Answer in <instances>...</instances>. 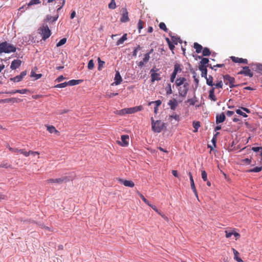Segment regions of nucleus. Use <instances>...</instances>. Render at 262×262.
Segmentation results:
<instances>
[{
    "instance_id": "obj_33",
    "label": "nucleus",
    "mask_w": 262,
    "mask_h": 262,
    "mask_svg": "<svg viewBox=\"0 0 262 262\" xmlns=\"http://www.w3.org/2000/svg\"><path fill=\"white\" fill-rule=\"evenodd\" d=\"M182 71L181 66L179 63H176L174 66V70L173 72L178 73V72H180Z\"/></svg>"
},
{
    "instance_id": "obj_6",
    "label": "nucleus",
    "mask_w": 262,
    "mask_h": 262,
    "mask_svg": "<svg viewBox=\"0 0 262 262\" xmlns=\"http://www.w3.org/2000/svg\"><path fill=\"white\" fill-rule=\"evenodd\" d=\"M70 180L69 178L67 177H63L62 178H57V179H50L47 180V182L48 183H58V184H61L63 182H67L69 181Z\"/></svg>"
},
{
    "instance_id": "obj_46",
    "label": "nucleus",
    "mask_w": 262,
    "mask_h": 262,
    "mask_svg": "<svg viewBox=\"0 0 262 262\" xmlns=\"http://www.w3.org/2000/svg\"><path fill=\"white\" fill-rule=\"evenodd\" d=\"M40 3L39 0H31L30 1V2L28 4V6H31L33 5H36Z\"/></svg>"
},
{
    "instance_id": "obj_47",
    "label": "nucleus",
    "mask_w": 262,
    "mask_h": 262,
    "mask_svg": "<svg viewBox=\"0 0 262 262\" xmlns=\"http://www.w3.org/2000/svg\"><path fill=\"white\" fill-rule=\"evenodd\" d=\"M196 101L197 100H196L195 97H194L192 99H189L187 100V102L189 103L191 105H194Z\"/></svg>"
},
{
    "instance_id": "obj_30",
    "label": "nucleus",
    "mask_w": 262,
    "mask_h": 262,
    "mask_svg": "<svg viewBox=\"0 0 262 262\" xmlns=\"http://www.w3.org/2000/svg\"><path fill=\"white\" fill-rule=\"evenodd\" d=\"M202 54L204 56H208L211 54V52L209 48L206 47L203 49Z\"/></svg>"
},
{
    "instance_id": "obj_36",
    "label": "nucleus",
    "mask_w": 262,
    "mask_h": 262,
    "mask_svg": "<svg viewBox=\"0 0 262 262\" xmlns=\"http://www.w3.org/2000/svg\"><path fill=\"white\" fill-rule=\"evenodd\" d=\"M19 152L25 157H27L30 156V150L27 151L25 149H20L19 150Z\"/></svg>"
},
{
    "instance_id": "obj_16",
    "label": "nucleus",
    "mask_w": 262,
    "mask_h": 262,
    "mask_svg": "<svg viewBox=\"0 0 262 262\" xmlns=\"http://www.w3.org/2000/svg\"><path fill=\"white\" fill-rule=\"evenodd\" d=\"M168 104L172 110H175L178 105V102L176 99H173L169 101Z\"/></svg>"
},
{
    "instance_id": "obj_12",
    "label": "nucleus",
    "mask_w": 262,
    "mask_h": 262,
    "mask_svg": "<svg viewBox=\"0 0 262 262\" xmlns=\"http://www.w3.org/2000/svg\"><path fill=\"white\" fill-rule=\"evenodd\" d=\"M230 58L232 61L235 63H243L245 64L248 63V60L247 59H244L235 56H231Z\"/></svg>"
},
{
    "instance_id": "obj_34",
    "label": "nucleus",
    "mask_w": 262,
    "mask_h": 262,
    "mask_svg": "<svg viewBox=\"0 0 262 262\" xmlns=\"http://www.w3.org/2000/svg\"><path fill=\"white\" fill-rule=\"evenodd\" d=\"M10 80L15 82H18L21 81L23 78L19 75H17L13 78H11Z\"/></svg>"
},
{
    "instance_id": "obj_19",
    "label": "nucleus",
    "mask_w": 262,
    "mask_h": 262,
    "mask_svg": "<svg viewBox=\"0 0 262 262\" xmlns=\"http://www.w3.org/2000/svg\"><path fill=\"white\" fill-rule=\"evenodd\" d=\"M215 87H212L209 91L208 97L213 101H216L217 99L214 95Z\"/></svg>"
},
{
    "instance_id": "obj_52",
    "label": "nucleus",
    "mask_w": 262,
    "mask_h": 262,
    "mask_svg": "<svg viewBox=\"0 0 262 262\" xmlns=\"http://www.w3.org/2000/svg\"><path fill=\"white\" fill-rule=\"evenodd\" d=\"M236 113L239 115H241L242 116H243L244 117H247L248 116L246 115V114L243 112H242L241 110L239 109H237L236 110Z\"/></svg>"
},
{
    "instance_id": "obj_11",
    "label": "nucleus",
    "mask_w": 262,
    "mask_h": 262,
    "mask_svg": "<svg viewBox=\"0 0 262 262\" xmlns=\"http://www.w3.org/2000/svg\"><path fill=\"white\" fill-rule=\"evenodd\" d=\"M223 78L226 84H231L232 83H235V78L228 74L224 75Z\"/></svg>"
},
{
    "instance_id": "obj_43",
    "label": "nucleus",
    "mask_w": 262,
    "mask_h": 262,
    "mask_svg": "<svg viewBox=\"0 0 262 262\" xmlns=\"http://www.w3.org/2000/svg\"><path fill=\"white\" fill-rule=\"evenodd\" d=\"M68 85V82H64L62 83L58 84L55 86V88H63Z\"/></svg>"
},
{
    "instance_id": "obj_24",
    "label": "nucleus",
    "mask_w": 262,
    "mask_h": 262,
    "mask_svg": "<svg viewBox=\"0 0 262 262\" xmlns=\"http://www.w3.org/2000/svg\"><path fill=\"white\" fill-rule=\"evenodd\" d=\"M193 47L195 49V52L197 53H200L203 50V47L198 43V42H194L193 44Z\"/></svg>"
},
{
    "instance_id": "obj_14",
    "label": "nucleus",
    "mask_w": 262,
    "mask_h": 262,
    "mask_svg": "<svg viewBox=\"0 0 262 262\" xmlns=\"http://www.w3.org/2000/svg\"><path fill=\"white\" fill-rule=\"evenodd\" d=\"M114 80L115 81L112 83V85H118L120 84L122 81V77L118 71H117L115 74Z\"/></svg>"
},
{
    "instance_id": "obj_42",
    "label": "nucleus",
    "mask_w": 262,
    "mask_h": 262,
    "mask_svg": "<svg viewBox=\"0 0 262 262\" xmlns=\"http://www.w3.org/2000/svg\"><path fill=\"white\" fill-rule=\"evenodd\" d=\"M137 193L145 203L147 205H149V202L140 192L138 191Z\"/></svg>"
},
{
    "instance_id": "obj_63",
    "label": "nucleus",
    "mask_w": 262,
    "mask_h": 262,
    "mask_svg": "<svg viewBox=\"0 0 262 262\" xmlns=\"http://www.w3.org/2000/svg\"><path fill=\"white\" fill-rule=\"evenodd\" d=\"M170 117L172 118L177 121H179L180 120V116L178 115L173 114L171 115Z\"/></svg>"
},
{
    "instance_id": "obj_35",
    "label": "nucleus",
    "mask_w": 262,
    "mask_h": 262,
    "mask_svg": "<svg viewBox=\"0 0 262 262\" xmlns=\"http://www.w3.org/2000/svg\"><path fill=\"white\" fill-rule=\"evenodd\" d=\"M167 95H170L172 93V91L171 88V84L168 83L165 88Z\"/></svg>"
},
{
    "instance_id": "obj_22",
    "label": "nucleus",
    "mask_w": 262,
    "mask_h": 262,
    "mask_svg": "<svg viewBox=\"0 0 262 262\" xmlns=\"http://www.w3.org/2000/svg\"><path fill=\"white\" fill-rule=\"evenodd\" d=\"M199 70L201 71V76L203 77L206 78L207 75V66H199Z\"/></svg>"
},
{
    "instance_id": "obj_10",
    "label": "nucleus",
    "mask_w": 262,
    "mask_h": 262,
    "mask_svg": "<svg viewBox=\"0 0 262 262\" xmlns=\"http://www.w3.org/2000/svg\"><path fill=\"white\" fill-rule=\"evenodd\" d=\"M121 141H118V144L122 146H126L128 144L127 140H129V136L128 135H122L121 137Z\"/></svg>"
},
{
    "instance_id": "obj_17",
    "label": "nucleus",
    "mask_w": 262,
    "mask_h": 262,
    "mask_svg": "<svg viewBox=\"0 0 262 262\" xmlns=\"http://www.w3.org/2000/svg\"><path fill=\"white\" fill-rule=\"evenodd\" d=\"M47 130L51 134L55 133L58 135H60L59 132L56 129V128L53 125H46Z\"/></svg>"
},
{
    "instance_id": "obj_5",
    "label": "nucleus",
    "mask_w": 262,
    "mask_h": 262,
    "mask_svg": "<svg viewBox=\"0 0 262 262\" xmlns=\"http://www.w3.org/2000/svg\"><path fill=\"white\" fill-rule=\"evenodd\" d=\"M159 71L158 69L152 68L150 70L151 73V81L154 82L155 81H159L161 79V74L159 73H157Z\"/></svg>"
},
{
    "instance_id": "obj_3",
    "label": "nucleus",
    "mask_w": 262,
    "mask_h": 262,
    "mask_svg": "<svg viewBox=\"0 0 262 262\" xmlns=\"http://www.w3.org/2000/svg\"><path fill=\"white\" fill-rule=\"evenodd\" d=\"M39 33L41 35L43 40L48 38L51 34V30L47 25H43L38 29Z\"/></svg>"
},
{
    "instance_id": "obj_13",
    "label": "nucleus",
    "mask_w": 262,
    "mask_h": 262,
    "mask_svg": "<svg viewBox=\"0 0 262 262\" xmlns=\"http://www.w3.org/2000/svg\"><path fill=\"white\" fill-rule=\"evenodd\" d=\"M21 61L19 59H15L11 62L10 68L12 70H15L18 68L21 65Z\"/></svg>"
},
{
    "instance_id": "obj_45",
    "label": "nucleus",
    "mask_w": 262,
    "mask_h": 262,
    "mask_svg": "<svg viewBox=\"0 0 262 262\" xmlns=\"http://www.w3.org/2000/svg\"><path fill=\"white\" fill-rule=\"evenodd\" d=\"M144 24V23L143 20H142L141 19H140L139 20V22L138 24V28L139 29V32H140V30L142 29H143Z\"/></svg>"
},
{
    "instance_id": "obj_51",
    "label": "nucleus",
    "mask_w": 262,
    "mask_h": 262,
    "mask_svg": "<svg viewBox=\"0 0 262 262\" xmlns=\"http://www.w3.org/2000/svg\"><path fill=\"white\" fill-rule=\"evenodd\" d=\"M94 67V63L93 62V60L92 59L90 60L89 61L88 64V68L90 70H92Z\"/></svg>"
},
{
    "instance_id": "obj_53",
    "label": "nucleus",
    "mask_w": 262,
    "mask_h": 262,
    "mask_svg": "<svg viewBox=\"0 0 262 262\" xmlns=\"http://www.w3.org/2000/svg\"><path fill=\"white\" fill-rule=\"evenodd\" d=\"M58 18V16H55L53 17L51 16H47V19L48 21H56Z\"/></svg>"
},
{
    "instance_id": "obj_49",
    "label": "nucleus",
    "mask_w": 262,
    "mask_h": 262,
    "mask_svg": "<svg viewBox=\"0 0 262 262\" xmlns=\"http://www.w3.org/2000/svg\"><path fill=\"white\" fill-rule=\"evenodd\" d=\"M255 66L256 67V70L261 74H262V64L256 63Z\"/></svg>"
},
{
    "instance_id": "obj_48",
    "label": "nucleus",
    "mask_w": 262,
    "mask_h": 262,
    "mask_svg": "<svg viewBox=\"0 0 262 262\" xmlns=\"http://www.w3.org/2000/svg\"><path fill=\"white\" fill-rule=\"evenodd\" d=\"M152 103H155L156 104L155 107H158L162 103V101L160 100H156L155 101H152L149 103V105H151Z\"/></svg>"
},
{
    "instance_id": "obj_9",
    "label": "nucleus",
    "mask_w": 262,
    "mask_h": 262,
    "mask_svg": "<svg viewBox=\"0 0 262 262\" xmlns=\"http://www.w3.org/2000/svg\"><path fill=\"white\" fill-rule=\"evenodd\" d=\"M122 16L120 18V21L122 23H126L129 21V19L128 16V13L127 12L126 8H122Z\"/></svg>"
},
{
    "instance_id": "obj_2",
    "label": "nucleus",
    "mask_w": 262,
    "mask_h": 262,
    "mask_svg": "<svg viewBox=\"0 0 262 262\" xmlns=\"http://www.w3.org/2000/svg\"><path fill=\"white\" fill-rule=\"evenodd\" d=\"M151 120V127L153 131L156 133H160L164 126V123L160 120L155 121L153 118Z\"/></svg>"
},
{
    "instance_id": "obj_31",
    "label": "nucleus",
    "mask_w": 262,
    "mask_h": 262,
    "mask_svg": "<svg viewBox=\"0 0 262 262\" xmlns=\"http://www.w3.org/2000/svg\"><path fill=\"white\" fill-rule=\"evenodd\" d=\"M262 170V167H256L253 169L247 170V172H258Z\"/></svg>"
},
{
    "instance_id": "obj_7",
    "label": "nucleus",
    "mask_w": 262,
    "mask_h": 262,
    "mask_svg": "<svg viewBox=\"0 0 262 262\" xmlns=\"http://www.w3.org/2000/svg\"><path fill=\"white\" fill-rule=\"evenodd\" d=\"M189 90V84L185 83L182 86H180L179 89V94L180 96L185 97Z\"/></svg>"
},
{
    "instance_id": "obj_29",
    "label": "nucleus",
    "mask_w": 262,
    "mask_h": 262,
    "mask_svg": "<svg viewBox=\"0 0 262 262\" xmlns=\"http://www.w3.org/2000/svg\"><path fill=\"white\" fill-rule=\"evenodd\" d=\"M56 2V1H62V2L61 3V5H59V7L57 9V11H59L62 7L64 5V4H65V0H48V3H51V2Z\"/></svg>"
},
{
    "instance_id": "obj_64",
    "label": "nucleus",
    "mask_w": 262,
    "mask_h": 262,
    "mask_svg": "<svg viewBox=\"0 0 262 262\" xmlns=\"http://www.w3.org/2000/svg\"><path fill=\"white\" fill-rule=\"evenodd\" d=\"M65 78L62 76V75H61L60 76H59L56 79V81L57 82H61V81H62L63 79H64Z\"/></svg>"
},
{
    "instance_id": "obj_44",
    "label": "nucleus",
    "mask_w": 262,
    "mask_h": 262,
    "mask_svg": "<svg viewBox=\"0 0 262 262\" xmlns=\"http://www.w3.org/2000/svg\"><path fill=\"white\" fill-rule=\"evenodd\" d=\"M116 7L115 0H111V3L108 4V8L110 9H114Z\"/></svg>"
},
{
    "instance_id": "obj_56",
    "label": "nucleus",
    "mask_w": 262,
    "mask_h": 262,
    "mask_svg": "<svg viewBox=\"0 0 262 262\" xmlns=\"http://www.w3.org/2000/svg\"><path fill=\"white\" fill-rule=\"evenodd\" d=\"M29 90L28 89L16 90V92L21 94L27 93Z\"/></svg>"
},
{
    "instance_id": "obj_40",
    "label": "nucleus",
    "mask_w": 262,
    "mask_h": 262,
    "mask_svg": "<svg viewBox=\"0 0 262 262\" xmlns=\"http://www.w3.org/2000/svg\"><path fill=\"white\" fill-rule=\"evenodd\" d=\"M159 28L160 29L166 32H167L168 29L167 28L166 25L164 23L161 22L159 24Z\"/></svg>"
},
{
    "instance_id": "obj_60",
    "label": "nucleus",
    "mask_w": 262,
    "mask_h": 262,
    "mask_svg": "<svg viewBox=\"0 0 262 262\" xmlns=\"http://www.w3.org/2000/svg\"><path fill=\"white\" fill-rule=\"evenodd\" d=\"M233 231H234V230L231 231H227V230L225 231L226 237L227 238L230 237L233 235Z\"/></svg>"
},
{
    "instance_id": "obj_8",
    "label": "nucleus",
    "mask_w": 262,
    "mask_h": 262,
    "mask_svg": "<svg viewBox=\"0 0 262 262\" xmlns=\"http://www.w3.org/2000/svg\"><path fill=\"white\" fill-rule=\"evenodd\" d=\"M238 74L244 75L249 77H252L253 76V72L249 69V67H244L242 70L238 73Z\"/></svg>"
},
{
    "instance_id": "obj_27",
    "label": "nucleus",
    "mask_w": 262,
    "mask_h": 262,
    "mask_svg": "<svg viewBox=\"0 0 262 262\" xmlns=\"http://www.w3.org/2000/svg\"><path fill=\"white\" fill-rule=\"evenodd\" d=\"M127 40V34H124L116 42V45L118 46L123 43Z\"/></svg>"
},
{
    "instance_id": "obj_59",
    "label": "nucleus",
    "mask_w": 262,
    "mask_h": 262,
    "mask_svg": "<svg viewBox=\"0 0 262 262\" xmlns=\"http://www.w3.org/2000/svg\"><path fill=\"white\" fill-rule=\"evenodd\" d=\"M242 161L243 163H244L246 164L249 165V164H250L251 163V159H248V158H246V159L242 160Z\"/></svg>"
},
{
    "instance_id": "obj_1",
    "label": "nucleus",
    "mask_w": 262,
    "mask_h": 262,
    "mask_svg": "<svg viewBox=\"0 0 262 262\" xmlns=\"http://www.w3.org/2000/svg\"><path fill=\"white\" fill-rule=\"evenodd\" d=\"M16 47L7 41H4L0 43V50L6 53L15 52Z\"/></svg>"
},
{
    "instance_id": "obj_4",
    "label": "nucleus",
    "mask_w": 262,
    "mask_h": 262,
    "mask_svg": "<svg viewBox=\"0 0 262 262\" xmlns=\"http://www.w3.org/2000/svg\"><path fill=\"white\" fill-rule=\"evenodd\" d=\"M143 107L142 106H137L133 107L130 108H125L121 110L120 111V115H125V114H133L134 113L137 112L138 111H140L142 110Z\"/></svg>"
},
{
    "instance_id": "obj_57",
    "label": "nucleus",
    "mask_w": 262,
    "mask_h": 262,
    "mask_svg": "<svg viewBox=\"0 0 262 262\" xmlns=\"http://www.w3.org/2000/svg\"><path fill=\"white\" fill-rule=\"evenodd\" d=\"M10 151H12V152H19V149L18 148H12L9 145H8L7 146Z\"/></svg>"
},
{
    "instance_id": "obj_41",
    "label": "nucleus",
    "mask_w": 262,
    "mask_h": 262,
    "mask_svg": "<svg viewBox=\"0 0 262 262\" xmlns=\"http://www.w3.org/2000/svg\"><path fill=\"white\" fill-rule=\"evenodd\" d=\"M67 42V38H63L61 39L57 44L56 47H60L63 45H64Z\"/></svg>"
},
{
    "instance_id": "obj_58",
    "label": "nucleus",
    "mask_w": 262,
    "mask_h": 262,
    "mask_svg": "<svg viewBox=\"0 0 262 262\" xmlns=\"http://www.w3.org/2000/svg\"><path fill=\"white\" fill-rule=\"evenodd\" d=\"M150 58V55H149V54H145L144 55V58L143 59V61H144L145 63L147 62Z\"/></svg>"
},
{
    "instance_id": "obj_32",
    "label": "nucleus",
    "mask_w": 262,
    "mask_h": 262,
    "mask_svg": "<svg viewBox=\"0 0 262 262\" xmlns=\"http://www.w3.org/2000/svg\"><path fill=\"white\" fill-rule=\"evenodd\" d=\"M193 126L194 128V130H193V132L194 133L197 132L198 128L200 127V122L199 121H193Z\"/></svg>"
},
{
    "instance_id": "obj_50",
    "label": "nucleus",
    "mask_w": 262,
    "mask_h": 262,
    "mask_svg": "<svg viewBox=\"0 0 262 262\" xmlns=\"http://www.w3.org/2000/svg\"><path fill=\"white\" fill-rule=\"evenodd\" d=\"M252 150L255 152L260 151L262 155V147H252Z\"/></svg>"
},
{
    "instance_id": "obj_61",
    "label": "nucleus",
    "mask_w": 262,
    "mask_h": 262,
    "mask_svg": "<svg viewBox=\"0 0 262 262\" xmlns=\"http://www.w3.org/2000/svg\"><path fill=\"white\" fill-rule=\"evenodd\" d=\"M141 49L140 46L138 45L137 48L134 50V51L133 52V56H136L137 54L138 51L140 50Z\"/></svg>"
},
{
    "instance_id": "obj_25",
    "label": "nucleus",
    "mask_w": 262,
    "mask_h": 262,
    "mask_svg": "<svg viewBox=\"0 0 262 262\" xmlns=\"http://www.w3.org/2000/svg\"><path fill=\"white\" fill-rule=\"evenodd\" d=\"M232 251L234 254V258L238 262H243L242 258L238 257L239 253L235 249L232 248Z\"/></svg>"
},
{
    "instance_id": "obj_15",
    "label": "nucleus",
    "mask_w": 262,
    "mask_h": 262,
    "mask_svg": "<svg viewBox=\"0 0 262 262\" xmlns=\"http://www.w3.org/2000/svg\"><path fill=\"white\" fill-rule=\"evenodd\" d=\"M186 81L187 80L185 77H180L176 79L175 84L177 86H180L185 83H187Z\"/></svg>"
},
{
    "instance_id": "obj_39",
    "label": "nucleus",
    "mask_w": 262,
    "mask_h": 262,
    "mask_svg": "<svg viewBox=\"0 0 262 262\" xmlns=\"http://www.w3.org/2000/svg\"><path fill=\"white\" fill-rule=\"evenodd\" d=\"M30 76L35 77V79H38L41 77L42 75L41 74H36L34 71H31Z\"/></svg>"
},
{
    "instance_id": "obj_21",
    "label": "nucleus",
    "mask_w": 262,
    "mask_h": 262,
    "mask_svg": "<svg viewBox=\"0 0 262 262\" xmlns=\"http://www.w3.org/2000/svg\"><path fill=\"white\" fill-rule=\"evenodd\" d=\"M21 100L19 99H17L16 98H7L2 100V102L4 103H9V102H12V103H17L18 102H20Z\"/></svg>"
},
{
    "instance_id": "obj_23",
    "label": "nucleus",
    "mask_w": 262,
    "mask_h": 262,
    "mask_svg": "<svg viewBox=\"0 0 262 262\" xmlns=\"http://www.w3.org/2000/svg\"><path fill=\"white\" fill-rule=\"evenodd\" d=\"M83 81L82 80H71L68 82V85L73 86L80 84Z\"/></svg>"
},
{
    "instance_id": "obj_26",
    "label": "nucleus",
    "mask_w": 262,
    "mask_h": 262,
    "mask_svg": "<svg viewBox=\"0 0 262 262\" xmlns=\"http://www.w3.org/2000/svg\"><path fill=\"white\" fill-rule=\"evenodd\" d=\"M205 78L206 79V83L207 85L211 86H213L214 85V84L213 82V79L212 76L209 75L208 77H207V76L206 78Z\"/></svg>"
},
{
    "instance_id": "obj_55",
    "label": "nucleus",
    "mask_w": 262,
    "mask_h": 262,
    "mask_svg": "<svg viewBox=\"0 0 262 262\" xmlns=\"http://www.w3.org/2000/svg\"><path fill=\"white\" fill-rule=\"evenodd\" d=\"M214 85H215V88H216L222 89L223 84L222 81H220L218 82H217L215 84H214Z\"/></svg>"
},
{
    "instance_id": "obj_62",
    "label": "nucleus",
    "mask_w": 262,
    "mask_h": 262,
    "mask_svg": "<svg viewBox=\"0 0 262 262\" xmlns=\"http://www.w3.org/2000/svg\"><path fill=\"white\" fill-rule=\"evenodd\" d=\"M31 155L33 156H35L36 155L38 156V158H39V152H38V151H33V150H30V155Z\"/></svg>"
},
{
    "instance_id": "obj_37",
    "label": "nucleus",
    "mask_w": 262,
    "mask_h": 262,
    "mask_svg": "<svg viewBox=\"0 0 262 262\" xmlns=\"http://www.w3.org/2000/svg\"><path fill=\"white\" fill-rule=\"evenodd\" d=\"M209 62V59L207 58H203L200 61L199 66H206V64Z\"/></svg>"
},
{
    "instance_id": "obj_38",
    "label": "nucleus",
    "mask_w": 262,
    "mask_h": 262,
    "mask_svg": "<svg viewBox=\"0 0 262 262\" xmlns=\"http://www.w3.org/2000/svg\"><path fill=\"white\" fill-rule=\"evenodd\" d=\"M201 176L204 181H207V173L204 170H201Z\"/></svg>"
},
{
    "instance_id": "obj_20",
    "label": "nucleus",
    "mask_w": 262,
    "mask_h": 262,
    "mask_svg": "<svg viewBox=\"0 0 262 262\" xmlns=\"http://www.w3.org/2000/svg\"><path fill=\"white\" fill-rule=\"evenodd\" d=\"M120 182L122 183L124 186L129 187H133L135 186L134 183L132 181L126 180H120Z\"/></svg>"
},
{
    "instance_id": "obj_28",
    "label": "nucleus",
    "mask_w": 262,
    "mask_h": 262,
    "mask_svg": "<svg viewBox=\"0 0 262 262\" xmlns=\"http://www.w3.org/2000/svg\"><path fill=\"white\" fill-rule=\"evenodd\" d=\"M190 186H191V188L192 190H193V192H194L195 195L196 197H198V193H197V191H196V188H195V186L194 180H190Z\"/></svg>"
},
{
    "instance_id": "obj_18",
    "label": "nucleus",
    "mask_w": 262,
    "mask_h": 262,
    "mask_svg": "<svg viewBox=\"0 0 262 262\" xmlns=\"http://www.w3.org/2000/svg\"><path fill=\"white\" fill-rule=\"evenodd\" d=\"M225 115L223 113L217 115L216 116V123L219 124L225 121Z\"/></svg>"
},
{
    "instance_id": "obj_54",
    "label": "nucleus",
    "mask_w": 262,
    "mask_h": 262,
    "mask_svg": "<svg viewBox=\"0 0 262 262\" xmlns=\"http://www.w3.org/2000/svg\"><path fill=\"white\" fill-rule=\"evenodd\" d=\"M98 63H99L98 67V70H101V67L103 66V64H104L105 62L104 61H101L100 60V58H98Z\"/></svg>"
}]
</instances>
